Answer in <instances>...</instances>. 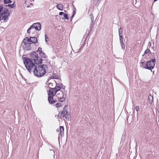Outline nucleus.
Listing matches in <instances>:
<instances>
[{"instance_id": "1", "label": "nucleus", "mask_w": 159, "mask_h": 159, "mask_svg": "<svg viewBox=\"0 0 159 159\" xmlns=\"http://www.w3.org/2000/svg\"><path fill=\"white\" fill-rule=\"evenodd\" d=\"M30 57L31 58L25 57L23 59V61L26 69L31 73L34 68H36L35 64L43 63V60L39 57L36 52L31 53Z\"/></svg>"}, {"instance_id": "2", "label": "nucleus", "mask_w": 159, "mask_h": 159, "mask_svg": "<svg viewBox=\"0 0 159 159\" xmlns=\"http://www.w3.org/2000/svg\"><path fill=\"white\" fill-rule=\"evenodd\" d=\"M47 67L46 65H40L38 67L36 66V68H34L32 71L34 74L38 77L43 76L46 73L45 68Z\"/></svg>"}, {"instance_id": "3", "label": "nucleus", "mask_w": 159, "mask_h": 159, "mask_svg": "<svg viewBox=\"0 0 159 159\" xmlns=\"http://www.w3.org/2000/svg\"><path fill=\"white\" fill-rule=\"evenodd\" d=\"M152 58V59L146 63L145 66L143 67L144 68L150 70H151L152 69L154 68L155 66L156 59L155 57H153Z\"/></svg>"}, {"instance_id": "4", "label": "nucleus", "mask_w": 159, "mask_h": 159, "mask_svg": "<svg viewBox=\"0 0 159 159\" xmlns=\"http://www.w3.org/2000/svg\"><path fill=\"white\" fill-rule=\"evenodd\" d=\"M38 31L40 30L41 29V24L39 22L33 24L27 30V33L30 34L31 31L33 32L34 29Z\"/></svg>"}, {"instance_id": "5", "label": "nucleus", "mask_w": 159, "mask_h": 159, "mask_svg": "<svg viewBox=\"0 0 159 159\" xmlns=\"http://www.w3.org/2000/svg\"><path fill=\"white\" fill-rule=\"evenodd\" d=\"M54 92V89L53 88L50 87L48 92V100L49 103H52V101H51V99H52L53 96L55 95Z\"/></svg>"}, {"instance_id": "6", "label": "nucleus", "mask_w": 159, "mask_h": 159, "mask_svg": "<svg viewBox=\"0 0 159 159\" xmlns=\"http://www.w3.org/2000/svg\"><path fill=\"white\" fill-rule=\"evenodd\" d=\"M67 107L66 105L64 108L63 111H62L60 113H59L58 115V116H62L63 117H64L65 116L66 114H68V113L67 111Z\"/></svg>"}, {"instance_id": "7", "label": "nucleus", "mask_w": 159, "mask_h": 159, "mask_svg": "<svg viewBox=\"0 0 159 159\" xmlns=\"http://www.w3.org/2000/svg\"><path fill=\"white\" fill-rule=\"evenodd\" d=\"M59 94H61V95H62V97L61 96L58 97V101L60 102H63L65 101V98L63 97L64 94L63 92L62 91H61L59 92V93H57V95H58Z\"/></svg>"}, {"instance_id": "8", "label": "nucleus", "mask_w": 159, "mask_h": 159, "mask_svg": "<svg viewBox=\"0 0 159 159\" xmlns=\"http://www.w3.org/2000/svg\"><path fill=\"white\" fill-rule=\"evenodd\" d=\"M61 85L60 84L56 83V85L54 88H53L54 89L55 94H56L57 91H60L61 89Z\"/></svg>"}, {"instance_id": "9", "label": "nucleus", "mask_w": 159, "mask_h": 159, "mask_svg": "<svg viewBox=\"0 0 159 159\" xmlns=\"http://www.w3.org/2000/svg\"><path fill=\"white\" fill-rule=\"evenodd\" d=\"M0 15H1L2 20H4V21H7V20L8 19V17L9 16V14L6 15L5 14H4L3 12L0 13Z\"/></svg>"}, {"instance_id": "10", "label": "nucleus", "mask_w": 159, "mask_h": 159, "mask_svg": "<svg viewBox=\"0 0 159 159\" xmlns=\"http://www.w3.org/2000/svg\"><path fill=\"white\" fill-rule=\"evenodd\" d=\"M120 39V43L121 45V48L124 50L125 48V44H124L123 41V38H119Z\"/></svg>"}, {"instance_id": "11", "label": "nucleus", "mask_w": 159, "mask_h": 159, "mask_svg": "<svg viewBox=\"0 0 159 159\" xmlns=\"http://www.w3.org/2000/svg\"><path fill=\"white\" fill-rule=\"evenodd\" d=\"M90 16L91 20V22L90 24V28L91 29L90 30H91L93 26L94 17L93 15L91 14H90Z\"/></svg>"}, {"instance_id": "12", "label": "nucleus", "mask_w": 159, "mask_h": 159, "mask_svg": "<svg viewBox=\"0 0 159 159\" xmlns=\"http://www.w3.org/2000/svg\"><path fill=\"white\" fill-rule=\"evenodd\" d=\"M148 101L150 103H152L153 101V96L151 94L149 95L148 98Z\"/></svg>"}, {"instance_id": "13", "label": "nucleus", "mask_w": 159, "mask_h": 159, "mask_svg": "<svg viewBox=\"0 0 159 159\" xmlns=\"http://www.w3.org/2000/svg\"><path fill=\"white\" fill-rule=\"evenodd\" d=\"M31 43H37L38 42V40L37 38L35 37H31Z\"/></svg>"}, {"instance_id": "14", "label": "nucleus", "mask_w": 159, "mask_h": 159, "mask_svg": "<svg viewBox=\"0 0 159 159\" xmlns=\"http://www.w3.org/2000/svg\"><path fill=\"white\" fill-rule=\"evenodd\" d=\"M31 43H28L26 44L25 45V47L24 48L26 50H29L31 49V47L30 46V44Z\"/></svg>"}, {"instance_id": "15", "label": "nucleus", "mask_w": 159, "mask_h": 159, "mask_svg": "<svg viewBox=\"0 0 159 159\" xmlns=\"http://www.w3.org/2000/svg\"><path fill=\"white\" fill-rule=\"evenodd\" d=\"M60 135L61 136H62L64 135V128L63 126H60Z\"/></svg>"}, {"instance_id": "16", "label": "nucleus", "mask_w": 159, "mask_h": 159, "mask_svg": "<svg viewBox=\"0 0 159 159\" xmlns=\"http://www.w3.org/2000/svg\"><path fill=\"white\" fill-rule=\"evenodd\" d=\"M122 32V29L120 27L119 30V38H123Z\"/></svg>"}, {"instance_id": "17", "label": "nucleus", "mask_w": 159, "mask_h": 159, "mask_svg": "<svg viewBox=\"0 0 159 159\" xmlns=\"http://www.w3.org/2000/svg\"><path fill=\"white\" fill-rule=\"evenodd\" d=\"M57 9L60 10H63V5L61 4H59L57 6Z\"/></svg>"}, {"instance_id": "18", "label": "nucleus", "mask_w": 159, "mask_h": 159, "mask_svg": "<svg viewBox=\"0 0 159 159\" xmlns=\"http://www.w3.org/2000/svg\"><path fill=\"white\" fill-rule=\"evenodd\" d=\"M39 55L42 58H46V55L44 52H43V51H41L40 53H39Z\"/></svg>"}, {"instance_id": "19", "label": "nucleus", "mask_w": 159, "mask_h": 159, "mask_svg": "<svg viewBox=\"0 0 159 159\" xmlns=\"http://www.w3.org/2000/svg\"><path fill=\"white\" fill-rule=\"evenodd\" d=\"M2 12H3L4 14H5L6 15H8V14L9 15L10 12L8 10L7 8H4L3 11Z\"/></svg>"}, {"instance_id": "20", "label": "nucleus", "mask_w": 159, "mask_h": 159, "mask_svg": "<svg viewBox=\"0 0 159 159\" xmlns=\"http://www.w3.org/2000/svg\"><path fill=\"white\" fill-rule=\"evenodd\" d=\"M14 2L12 4H8L7 5H5L6 7H8L10 8H13L15 7V6L14 5Z\"/></svg>"}, {"instance_id": "21", "label": "nucleus", "mask_w": 159, "mask_h": 159, "mask_svg": "<svg viewBox=\"0 0 159 159\" xmlns=\"http://www.w3.org/2000/svg\"><path fill=\"white\" fill-rule=\"evenodd\" d=\"M63 17H62L61 19L62 20H64V19H66V20H69V18L68 17V15L66 14H64V15H63Z\"/></svg>"}, {"instance_id": "22", "label": "nucleus", "mask_w": 159, "mask_h": 159, "mask_svg": "<svg viewBox=\"0 0 159 159\" xmlns=\"http://www.w3.org/2000/svg\"><path fill=\"white\" fill-rule=\"evenodd\" d=\"M64 116H65L66 119L67 120H69L70 118V115L68 113V114H66Z\"/></svg>"}, {"instance_id": "23", "label": "nucleus", "mask_w": 159, "mask_h": 159, "mask_svg": "<svg viewBox=\"0 0 159 159\" xmlns=\"http://www.w3.org/2000/svg\"><path fill=\"white\" fill-rule=\"evenodd\" d=\"M4 2L5 4L11 3L12 2V1L11 0H4Z\"/></svg>"}, {"instance_id": "24", "label": "nucleus", "mask_w": 159, "mask_h": 159, "mask_svg": "<svg viewBox=\"0 0 159 159\" xmlns=\"http://www.w3.org/2000/svg\"><path fill=\"white\" fill-rule=\"evenodd\" d=\"M151 53V51L148 48H147V49L144 52V53L145 54Z\"/></svg>"}, {"instance_id": "25", "label": "nucleus", "mask_w": 159, "mask_h": 159, "mask_svg": "<svg viewBox=\"0 0 159 159\" xmlns=\"http://www.w3.org/2000/svg\"><path fill=\"white\" fill-rule=\"evenodd\" d=\"M25 38V39H26V40H27V41L28 43V42H30L31 43V39H32L31 38V37H30V38H29L28 37H26V38Z\"/></svg>"}, {"instance_id": "26", "label": "nucleus", "mask_w": 159, "mask_h": 159, "mask_svg": "<svg viewBox=\"0 0 159 159\" xmlns=\"http://www.w3.org/2000/svg\"><path fill=\"white\" fill-rule=\"evenodd\" d=\"M41 51H42V48L40 47H39L38 48V50L35 51V52H36V53H37V52H39V53H40V52H41Z\"/></svg>"}, {"instance_id": "27", "label": "nucleus", "mask_w": 159, "mask_h": 159, "mask_svg": "<svg viewBox=\"0 0 159 159\" xmlns=\"http://www.w3.org/2000/svg\"><path fill=\"white\" fill-rule=\"evenodd\" d=\"M23 42L25 45L28 43L27 41V40H26V39H25V38L23 40Z\"/></svg>"}, {"instance_id": "28", "label": "nucleus", "mask_w": 159, "mask_h": 159, "mask_svg": "<svg viewBox=\"0 0 159 159\" xmlns=\"http://www.w3.org/2000/svg\"><path fill=\"white\" fill-rule=\"evenodd\" d=\"M45 41L46 42H47L48 41V36L46 34H45Z\"/></svg>"}, {"instance_id": "29", "label": "nucleus", "mask_w": 159, "mask_h": 159, "mask_svg": "<svg viewBox=\"0 0 159 159\" xmlns=\"http://www.w3.org/2000/svg\"><path fill=\"white\" fill-rule=\"evenodd\" d=\"M61 104L60 103H57L56 104V107H61Z\"/></svg>"}, {"instance_id": "30", "label": "nucleus", "mask_w": 159, "mask_h": 159, "mask_svg": "<svg viewBox=\"0 0 159 159\" xmlns=\"http://www.w3.org/2000/svg\"><path fill=\"white\" fill-rule=\"evenodd\" d=\"M151 46V43L150 42H149L148 43V45L147 46V48H150Z\"/></svg>"}, {"instance_id": "31", "label": "nucleus", "mask_w": 159, "mask_h": 159, "mask_svg": "<svg viewBox=\"0 0 159 159\" xmlns=\"http://www.w3.org/2000/svg\"><path fill=\"white\" fill-rule=\"evenodd\" d=\"M135 109L136 110V111L137 112V114H138V111H139V106H136V107H135Z\"/></svg>"}, {"instance_id": "32", "label": "nucleus", "mask_w": 159, "mask_h": 159, "mask_svg": "<svg viewBox=\"0 0 159 159\" xmlns=\"http://www.w3.org/2000/svg\"><path fill=\"white\" fill-rule=\"evenodd\" d=\"M51 101H52V103H50L51 104H52L54 103H55L56 102V101L55 100H54L53 99V98L51 100Z\"/></svg>"}, {"instance_id": "33", "label": "nucleus", "mask_w": 159, "mask_h": 159, "mask_svg": "<svg viewBox=\"0 0 159 159\" xmlns=\"http://www.w3.org/2000/svg\"><path fill=\"white\" fill-rule=\"evenodd\" d=\"M65 13L63 12H60L59 13V15H63Z\"/></svg>"}, {"instance_id": "34", "label": "nucleus", "mask_w": 159, "mask_h": 159, "mask_svg": "<svg viewBox=\"0 0 159 159\" xmlns=\"http://www.w3.org/2000/svg\"><path fill=\"white\" fill-rule=\"evenodd\" d=\"M53 79H57V77L56 75H53Z\"/></svg>"}, {"instance_id": "35", "label": "nucleus", "mask_w": 159, "mask_h": 159, "mask_svg": "<svg viewBox=\"0 0 159 159\" xmlns=\"http://www.w3.org/2000/svg\"><path fill=\"white\" fill-rule=\"evenodd\" d=\"M75 15V13H73L71 16V18H72Z\"/></svg>"}, {"instance_id": "36", "label": "nucleus", "mask_w": 159, "mask_h": 159, "mask_svg": "<svg viewBox=\"0 0 159 159\" xmlns=\"http://www.w3.org/2000/svg\"><path fill=\"white\" fill-rule=\"evenodd\" d=\"M141 63L142 65H144L145 64V63L144 62H141Z\"/></svg>"}, {"instance_id": "37", "label": "nucleus", "mask_w": 159, "mask_h": 159, "mask_svg": "<svg viewBox=\"0 0 159 159\" xmlns=\"http://www.w3.org/2000/svg\"><path fill=\"white\" fill-rule=\"evenodd\" d=\"M23 79H24V80H25V81H26V79H25V78H23Z\"/></svg>"}, {"instance_id": "38", "label": "nucleus", "mask_w": 159, "mask_h": 159, "mask_svg": "<svg viewBox=\"0 0 159 159\" xmlns=\"http://www.w3.org/2000/svg\"><path fill=\"white\" fill-rule=\"evenodd\" d=\"M52 83H49V85H52Z\"/></svg>"}, {"instance_id": "39", "label": "nucleus", "mask_w": 159, "mask_h": 159, "mask_svg": "<svg viewBox=\"0 0 159 159\" xmlns=\"http://www.w3.org/2000/svg\"><path fill=\"white\" fill-rule=\"evenodd\" d=\"M30 5H31V6H33V3H31L30 4Z\"/></svg>"}, {"instance_id": "40", "label": "nucleus", "mask_w": 159, "mask_h": 159, "mask_svg": "<svg viewBox=\"0 0 159 159\" xmlns=\"http://www.w3.org/2000/svg\"><path fill=\"white\" fill-rule=\"evenodd\" d=\"M73 12V13H75H75H76V11H74Z\"/></svg>"}, {"instance_id": "41", "label": "nucleus", "mask_w": 159, "mask_h": 159, "mask_svg": "<svg viewBox=\"0 0 159 159\" xmlns=\"http://www.w3.org/2000/svg\"><path fill=\"white\" fill-rule=\"evenodd\" d=\"M30 6H27V7H30Z\"/></svg>"}, {"instance_id": "42", "label": "nucleus", "mask_w": 159, "mask_h": 159, "mask_svg": "<svg viewBox=\"0 0 159 159\" xmlns=\"http://www.w3.org/2000/svg\"><path fill=\"white\" fill-rule=\"evenodd\" d=\"M25 3H26V2L25 1Z\"/></svg>"}, {"instance_id": "43", "label": "nucleus", "mask_w": 159, "mask_h": 159, "mask_svg": "<svg viewBox=\"0 0 159 159\" xmlns=\"http://www.w3.org/2000/svg\"><path fill=\"white\" fill-rule=\"evenodd\" d=\"M34 0H33V1H34Z\"/></svg>"}]
</instances>
